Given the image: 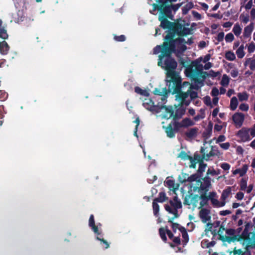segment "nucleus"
Returning a JSON list of instances; mask_svg holds the SVG:
<instances>
[{"label": "nucleus", "instance_id": "obj_1", "mask_svg": "<svg viewBox=\"0 0 255 255\" xmlns=\"http://www.w3.org/2000/svg\"><path fill=\"white\" fill-rule=\"evenodd\" d=\"M179 47L170 45L169 46H156L153 49V54H158V65L166 71V86L168 92L176 94V100L182 105L188 106L191 99L198 96L197 93L193 91L195 89L193 85L188 82H184L181 84V78L178 73L175 71L177 67V62L170 57L173 51L182 53L179 51Z\"/></svg>", "mask_w": 255, "mask_h": 255}, {"label": "nucleus", "instance_id": "obj_4", "mask_svg": "<svg viewBox=\"0 0 255 255\" xmlns=\"http://www.w3.org/2000/svg\"><path fill=\"white\" fill-rule=\"evenodd\" d=\"M156 113L159 114L158 116L163 119H174V111L172 106H161L158 108Z\"/></svg>", "mask_w": 255, "mask_h": 255}, {"label": "nucleus", "instance_id": "obj_35", "mask_svg": "<svg viewBox=\"0 0 255 255\" xmlns=\"http://www.w3.org/2000/svg\"><path fill=\"white\" fill-rule=\"evenodd\" d=\"M165 132L169 137L172 138L175 136L174 131L170 125L165 128Z\"/></svg>", "mask_w": 255, "mask_h": 255}, {"label": "nucleus", "instance_id": "obj_46", "mask_svg": "<svg viewBox=\"0 0 255 255\" xmlns=\"http://www.w3.org/2000/svg\"><path fill=\"white\" fill-rule=\"evenodd\" d=\"M241 189L242 190H246L247 188V180L245 178H242L240 183Z\"/></svg>", "mask_w": 255, "mask_h": 255}, {"label": "nucleus", "instance_id": "obj_5", "mask_svg": "<svg viewBox=\"0 0 255 255\" xmlns=\"http://www.w3.org/2000/svg\"><path fill=\"white\" fill-rule=\"evenodd\" d=\"M190 191L193 192H202V181L196 174L191 176L190 182Z\"/></svg>", "mask_w": 255, "mask_h": 255}, {"label": "nucleus", "instance_id": "obj_36", "mask_svg": "<svg viewBox=\"0 0 255 255\" xmlns=\"http://www.w3.org/2000/svg\"><path fill=\"white\" fill-rule=\"evenodd\" d=\"M238 97L240 101H246L249 99V95L246 92L239 93Z\"/></svg>", "mask_w": 255, "mask_h": 255}, {"label": "nucleus", "instance_id": "obj_34", "mask_svg": "<svg viewBox=\"0 0 255 255\" xmlns=\"http://www.w3.org/2000/svg\"><path fill=\"white\" fill-rule=\"evenodd\" d=\"M135 92L143 96L148 97L149 96V93L147 90L145 89H142L138 87H136L135 88Z\"/></svg>", "mask_w": 255, "mask_h": 255}, {"label": "nucleus", "instance_id": "obj_6", "mask_svg": "<svg viewBox=\"0 0 255 255\" xmlns=\"http://www.w3.org/2000/svg\"><path fill=\"white\" fill-rule=\"evenodd\" d=\"M197 163L199 164L198 172L200 173L204 172L207 167V164L203 162L202 159L199 155H195L193 158H190V168H195Z\"/></svg>", "mask_w": 255, "mask_h": 255}, {"label": "nucleus", "instance_id": "obj_41", "mask_svg": "<svg viewBox=\"0 0 255 255\" xmlns=\"http://www.w3.org/2000/svg\"><path fill=\"white\" fill-rule=\"evenodd\" d=\"M152 207L154 215L156 216H157L159 211V206L158 204L156 203V201L154 200L152 203Z\"/></svg>", "mask_w": 255, "mask_h": 255}, {"label": "nucleus", "instance_id": "obj_23", "mask_svg": "<svg viewBox=\"0 0 255 255\" xmlns=\"http://www.w3.org/2000/svg\"><path fill=\"white\" fill-rule=\"evenodd\" d=\"M9 46L6 42H0V52L2 54H6L9 50Z\"/></svg>", "mask_w": 255, "mask_h": 255}, {"label": "nucleus", "instance_id": "obj_43", "mask_svg": "<svg viewBox=\"0 0 255 255\" xmlns=\"http://www.w3.org/2000/svg\"><path fill=\"white\" fill-rule=\"evenodd\" d=\"M235 39L234 36L232 33H228L225 37V39L226 42L230 43L232 42Z\"/></svg>", "mask_w": 255, "mask_h": 255}, {"label": "nucleus", "instance_id": "obj_33", "mask_svg": "<svg viewBox=\"0 0 255 255\" xmlns=\"http://www.w3.org/2000/svg\"><path fill=\"white\" fill-rule=\"evenodd\" d=\"M213 205L215 207H222L225 205L226 202L224 201H219L217 198L212 199L211 201Z\"/></svg>", "mask_w": 255, "mask_h": 255}, {"label": "nucleus", "instance_id": "obj_40", "mask_svg": "<svg viewBox=\"0 0 255 255\" xmlns=\"http://www.w3.org/2000/svg\"><path fill=\"white\" fill-rule=\"evenodd\" d=\"M180 232L182 234V236L183 239H184V242L185 243H187L188 241L189 238L185 229L184 228H180Z\"/></svg>", "mask_w": 255, "mask_h": 255}, {"label": "nucleus", "instance_id": "obj_39", "mask_svg": "<svg viewBox=\"0 0 255 255\" xmlns=\"http://www.w3.org/2000/svg\"><path fill=\"white\" fill-rule=\"evenodd\" d=\"M230 82V78L226 74H224L221 81V84L223 86H227Z\"/></svg>", "mask_w": 255, "mask_h": 255}, {"label": "nucleus", "instance_id": "obj_11", "mask_svg": "<svg viewBox=\"0 0 255 255\" xmlns=\"http://www.w3.org/2000/svg\"><path fill=\"white\" fill-rule=\"evenodd\" d=\"M234 123L237 128L242 126L245 120L244 115L241 113H236L232 117Z\"/></svg>", "mask_w": 255, "mask_h": 255}, {"label": "nucleus", "instance_id": "obj_26", "mask_svg": "<svg viewBox=\"0 0 255 255\" xmlns=\"http://www.w3.org/2000/svg\"><path fill=\"white\" fill-rule=\"evenodd\" d=\"M2 21L0 20V37L5 39L8 38V34L6 30L2 25Z\"/></svg>", "mask_w": 255, "mask_h": 255}, {"label": "nucleus", "instance_id": "obj_58", "mask_svg": "<svg viewBox=\"0 0 255 255\" xmlns=\"http://www.w3.org/2000/svg\"><path fill=\"white\" fill-rule=\"evenodd\" d=\"M253 0H250L248 3L245 5V8L246 10L252 9L253 6Z\"/></svg>", "mask_w": 255, "mask_h": 255}, {"label": "nucleus", "instance_id": "obj_13", "mask_svg": "<svg viewBox=\"0 0 255 255\" xmlns=\"http://www.w3.org/2000/svg\"><path fill=\"white\" fill-rule=\"evenodd\" d=\"M166 186L168 187L170 191H172L176 194V191L178 190L179 185L178 183H175L174 180L167 178L165 181Z\"/></svg>", "mask_w": 255, "mask_h": 255}, {"label": "nucleus", "instance_id": "obj_3", "mask_svg": "<svg viewBox=\"0 0 255 255\" xmlns=\"http://www.w3.org/2000/svg\"><path fill=\"white\" fill-rule=\"evenodd\" d=\"M182 208V203L181 201L178 198L177 196H175L172 200H170L169 203L165 205V209L169 214L173 215V217L169 219V222H170L172 225L173 230L175 232L177 229L180 231V228H183L179 224L174 223L172 221L178 217V210Z\"/></svg>", "mask_w": 255, "mask_h": 255}, {"label": "nucleus", "instance_id": "obj_28", "mask_svg": "<svg viewBox=\"0 0 255 255\" xmlns=\"http://www.w3.org/2000/svg\"><path fill=\"white\" fill-rule=\"evenodd\" d=\"M238 101L236 97H233L231 99L230 107L231 110L235 111L238 105Z\"/></svg>", "mask_w": 255, "mask_h": 255}, {"label": "nucleus", "instance_id": "obj_30", "mask_svg": "<svg viewBox=\"0 0 255 255\" xmlns=\"http://www.w3.org/2000/svg\"><path fill=\"white\" fill-rule=\"evenodd\" d=\"M236 54L237 55V57L240 58H243L245 55V52L244 51V45H241L236 50Z\"/></svg>", "mask_w": 255, "mask_h": 255}, {"label": "nucleus", "instance_id": "obj_37", "mask_svg": "<svg viewBox=\"0 0 255 255\" xmlns=\"http://www.w3.org/2000/svg\"><path fill=\"white\" fill-rule=\"evenodd\" d=\"M205 117V110L201 109L199 111V113L194 117V119L195 121H198L201 119H203Z\"/></svg>", "mask_w": 255, "mask_h": 255}, {"label": "nucleus", "instance_id": "obj_22", "mask_svg": "<svg viewBox=\"0 0 255 255\" xmlns=\"http://www.w3.org/2000/svg\"><path fill=\"white\" fill-rule=\"evenodd\" d=\"M248 169V166L245 164L241 168L237 169L233 171V173L234 175L239 174L240 176H244L247 172Z\"/></svg>", "mask_w": 255, "mask_h": 255}, {"label": "nucleus", "instance_id": "obj_16", "mask_svg": "<svg viewBox=\"0 0 255 255\" xmlns=\"http://www.w3.org/2000/svg\"><path fill=\"white\" fill-rule=\"evenodd\" d=\"M202 181V192L206 193L211 186L210 178L206 176Z\"/></svg>", "mask_w": 255, "mask_h": 255}, {"label": "nucleus", "instance_id": "obj_29", "mask_svg": "<svg viewBox=\"0 0 255 255\" xmlns=\"http://www.w3.org/2000/svg\"><path fill=\"white\" fill-rule=\"evenodd\" d=\"M194 124L195 123L192 120L188 118L183 119L180 123L181 126L184 127L193 126Z\"/></svg>", "mask_w": 255, "mask_h": 255}, {"label": "nucleus", "instance_id": "obj_47", "mask_svg": "<svg viewBox=\"0 0 255 255\" xmlns=\"http://www.w3.org/2000/svg\"><path fill=\"white\" fill-rule=\"evenodd\" d=\"M248 131L249 132L251 138H253L254 137H255V124L253 125V126L252 128H248Z\"/></svg>", "mask_w": 255, "mask_h": 255}, {"label": "nucleus", "instance_id": "obj_52", "mask_svg": "<svg viewBox=\"0 0 255 255\" xmlns=\"http://www.w3.org/2000/svg\"><path fill=\"white\" fill-rule=\"evenodd\" d=\"M97 240H99L101 242V244H103L104 245V248L105 249H108L109 247V244L108 243L103 239H101L98 237H97L96 238Z\"/></svg>", "mask_w": 255, "mask_h": 255}, {"label": "nucleus", "instance_id": "obj_54", "mask_svg": "<svg viewBox=\"0 0 255 255\" xmlns=\"http://www.w3.org/2000/svg\"><path fill=\"white\" fill-rule=\"evenodd\" d=\"M216 196L217 194L214 192H210L208 195H206V197L208 198V199L210 200L211 201L212 200V199L216 198Z\"/></svg>", "mask_w": 255, "mask_h": 255}, {"label": "nucleus", "instance_id": "obj_7", "mask_svg": "<svg viewBox=\"0 0 255 255\" xmlns=\"http://www.w3.org/2000/svg\"><path fill=\"white\" fill-rule=\"evenodd\" d=\"M200 197L198 195H190L186 196L184 200V204L192 205L194 208L197 207Z\"/></svg>", "mask_w": 255, "mask_h": 255}, {"label": "nucleus", "instance_id": "obj_32", "mask_svg": "<svg viewBox=\"0 0 255 255\" xmlns=\"http://www.w3.org/2000/svg\"><path fill=\"white\" fill-rule=\"evenodd\" d=\"M225 57L229 61H234L236 59V55L232 51H227L225 52Z\"/></svg>", "mask_w": 255, "mask_h": 255}, {"label": "nucleus", "instance_id": "obj_14", "mask_svg": "<svg viewBox=\"0 0 255 255\" xmlns=\"http://www.w3.org/2000/svg\"><path fill=\"white\" fill-rule=\"evenodd\" d=\"M142 105L143 107L150 111H157L158 107H156L154 105V103L152 100L149 98H145L143 100Z\"/></svg>", "mask_w": 255, "mask_h": 255}, {"label": "nucleus", "instance_id": "obj_45", "mask_svg": "<svg viewBox=\"0 0 255 255\" xmlns=\"http://www.w3.org/2000/svg\"><path fill=\"white\" fill-rule=\"evenodd\" d=\"M247 47L249 53H253L255 51V43L252 42L247 45Z\"/></svg>", "mask_w": 255, "mask_h": 255}, {"label": "nucleus", "instance_id": "obj_59", "mask_svg": "<svg viewBox=\"0 0 255 255\" xmlns=\"http://www.w3.org/2000/svg\"><path fill=\"white\" fill-rule=\"evenodd\" d=\"M231 214V211H230L229 210L221 211L219 213V214L221 216H226V215H229Z\"/></svg>", "mask_w": 255, "mask_h": 255}, {"label": "nucleus", "instance_id": "obj_64", "mask_svg": "<svg viewBox=\"0 0 255 255\" xmlns=\"http://www.w3.org/2000/svg\"><path fill=\"white\" fill-rule=\"evenodd\" d=\"M250 15L252 19H255V8H253L251 9L250 11Z\"/></svg>", "mask_w": 255, "mask_h": 255}, {"label": "nucleus", "instance_id": "obj_61", "mask_svg": "<svg viewBox=\"0 0 255 255\" xmlns=\"http://www.w3.org/2000/svg\"><path fill=\"white\" fill-rule=\"evenodd\" d=\"M223 127V125L216 124L214 126V130L217 131H220L222 130Z\"/></svg>", "mask_w": 255, "mask_h": 255}, {"label": "nucleus", "instance_id": "obj_60", "mask_svg": "<svg viewBox=\"0 0 255 255\" xmlns=\"http://www.w3.org/2000/svg\"><path fill=\"white\" fill-rule=\"evenodd\" d=\"M220 145L221 148H222L224 149H228L229 148L230 144L229 142H225V143H221L220 144Z\"/></svg>", "mask_w": 255, "mask_h": 255}, {"label": "nucleus", "instance_id": "obj_18", "mask_svg": "<svg viewBox=\"0 0 255 255\" xmlns=\"http://www.w3.org/2000/svg\"><path fill=\"white\" fill-rule=\"evenodd\" d=\"M202 60V58L201 57L196 61L193 62L191 64L192 67L194 68V70L197 71L201 72L202 71L203 69V66L201 63Z\"/></svg>", "mask_w": 255, "mask_h": 255}, {"label": "nucleus", "instance_id": "obj_9", "mask_svg": "<svg viewBox=\"0 0 255 255\" xmlns=\"http://www.w3.org/2000/svg\"><path fill=\"white\" fill-rule=\"evenodd\" d=\"M89 226L91 228L94 233L97 236L100 235L101 233V225L100 224L96 225L95 224V221L94 216L91 215L89 220Z\"/></svg>", "mask_w": 255, "mask_h": 255}, {"label": "nucleus", "instance_id": "obj_38", "mask_svg": "<svg viewBox=\"0 0 255 255\" xmlns=\"http://www.w3.org/2000/svg\"><path fill=\"white\" fill-rule=\"evenodd\" d=\"M213 225L212 224L208 223L206 225L205 230L204 231V233L203 235V236H206L207 237H209V234L210 233L211 234H212L211 230L212 229Z\"/></svg>", "mask_w": 255, "mask_h": 255}, {"label": "nucleus", "instance_id": "obj_62", "mask_svg": "<svg viewBox=\"0 0 255 255\" xmlns=\"http://www.w3.org/2000/svg\"><path fill=\"white\" fill-rule=\"evenodd\" d=\"M226 139V137L224 135H220L218 138L216 139V143H219L220 142H222L225 141Z\"/></svg>", "mask_w": 255, "mask_h": 255}, {"label": "nucleus", "instance_id": "obj_8", "mask_svg": "<svg viewBox=\"0 0 255 255\" xmlns=\"http://www.w3.org/2000/svg\"><path fill=\"white\" fill-rule=\"evenodd\" d=\"M201 221L205 223L211 220V211L207 208H201L199 214Z\"/></svg>", "mask_w": 255, "mask_h": 255}, {"label": "nucleus", "instance_id": "obj_57", "mask_svg": "<svg viewBox=\"0 0 255 255\" xmlns=\"http://www.w3.org/2000/svg\"><path fill=\"white\" fill-rule=\"evenodd\" d=\"M241 20L244 23H247L249 21V17L248 16L241 14L240 16Z\"/></svg>", "mask_w": 255, "mask_h": 255}, {"label": "nucleus", "instance_id": "obj_50", "mask_svg": "<svg viewBox=\"0 0 255 255\" xmlns=\"http://www.w3.org/2000/svg\"><path fill=\"white\" fill-rule=\"evenodd\" d=\"M239 109L242 111H248L249 109V106L247 104L242 103L239 106Z\"/></svg>", "mask_w": 255, "mask_h": 255}, {"label": "nucleus", "instance_id": "obj_20", "mask_svg": "<svg viewBox=\"0 0 255 255\" xmlns=\"http://www.w3.org/2000/svg\"><path fill=\"white\" fill-rule=\"evenodd\" d=\"M174 111V119H176L181 117L183 115L185 112V109L182 106H180L177 108V107L175 106L173 107Z\"/></svg>", "mask_w": 255, "mask_h": 255}, {"label": "nucleus", "instance_id": "obj_53", "mask_svg": "<svg viewBox=\"0 0 255 255\" xmlns=\"http://www.w3.org/2000/svg\"><path fill=\"white\" fill-rule=\"evenodd\" d=\"M220 166L225 171H229L231 167L230 165L227 163H222Z\"/></svg>", "mask_w": 255, "mask_h": 255}, {"label": "nucleus", "instance_id": "obj_10", "mask_svg": "<svg viewBox=\"0 0 255 255\" xmlns=\"http://www.w3.org/2000/svg\"><path fill=\"white\" fill-rule=\"evenodd\" d=\"M237 136L243 142L250 141L252 138L248 131V128H244L237 133Z\"/></svg>", "mask_w": 255, "mask_h": 255}, {"label": "nucleus", "instance_id": "obj_15", "mask_svg": "<svg viewBox=\"0 0 255 255\" xmlns=\"http://www.w3.org/2000/svg\"><path fill=\"white\" fill-rule=\"evenodd\" d=\"M155 95H156L160 97V100L164 102L167 98V95L168 94V91L166 88H161L160 89H155L153 92Z\"/></svg>", "mask_w": 255, "mask_h": 255}, {"label": "nucleus", "instance_id": "obj_56", "mask_svg": "<svg viewBox=\"0 0 255 255\" xmlns=\"http://www.w3.org/2000/svg\"><path fill=\"white\" fill-rule=\"evenodd\" d=\"M224 33L223 32H221L218 33L217 36V40L218 42L222 41L224 38Z\"/></svg>", "mask_w": 255, "mask_h": 255}, {"label": "nucleus", "instance_id": "obj_48", "mask_svg": "<svg viewBox=\"0 0 255 255\" xmlns=\"http://www.w3.org/2000/svg\"><path fill=\"white\" fill-rule=\"evenodd\" d=\"M219 172H217V171L215 170L213 168H209L207 172V175H218Z\"/></svg>", "mask_w": 255, "mask_h": 255}, {"label": "nucleus", "instance_id": "obj_19", "mask_svg": "<svg viewBox=\"0 0 255 255\" xmlns=\"http://www.w3.org/2000/svg\"><path fill=\"white\" fill-rule=\"evenodd\" d=\"M254 30L253 23H250L249 25L244 28L243 32V36L248 38L251 36V35Z\"/></svg>", "mask_w": 255, "mask_h": 255}, {"label": "nucleus", "instance_id": "obj_2", "mask_svg": "<svg viewBox=\"0 0 255 255\" xmlns=\"http://www.w3.org/2000/svg\"><path fill=\"white\" fill-rule=\"evenodd\" d=\"M177 0H162L159 10V20L161 22L160 26L164 29L169 30V33L165 37V41L162 46H169L170 45L179 47V51L184 52L186 49L185 44H191L192 41L191 38H187L184 35L189 32V29L182 27L181 25H176L175 23L167 20L166 17L171 18V11H175L181 6L180 4H172V2Z\"/></svg>", "mask_w": 255, "mask_h": 255}, {"label": "nucleus", "instance_id": "obj_17", "mask_svg": "<svg viewBox=\"0 0 255 255\" xmlns=\"http://www.w3.org/2000/svg\"><path fill=\"white\" fill-rule=\"evenodd\" d=\"M166 233L170 239H172L173 238V235L169 230H165L163 228H161L159 229V234L163 241H166Z\"/></svg>", "mask_w": 255, "mask_h": 255}, {"label": "nucleus", "instance_id": "obj_44", "mask_svg": "<svg viewBox=\"0 0 255 255\" xmlns=\"http://www.w3.org/2000/svg\"><path fill=\"white\" fill-rule=\"evenodd\" d=\"M249 62L250 63V68L252 70H255V57L253 59H249L247 60L246 63Z\"/></svg>", "mask_w": 255, "mask_h": 255}, {"label": "nucleus", "instance_id": "obj_21", "mask_svg": "<svg viewBox=\"0 0 255 255\" xmlns=\"http://www.w3.org/2000/svg\"><path fill=\"white\" fill-rule=\"evenodd\" d=\"M198 129L197 128H191L185 132L186 137L189 139L195 138L198 134Z\"/></svg>", "mask_w": 255, "mask_h": 255}, {"label": "nucleus", "instance_id": "obj_12", "mask_svg": "<svg viewBox=\"0 0 255 255\" xmlns=\"http://www.w3.org/2000/svg\"><path fill=\"white\" fill-rule=\"evenodd\" d=\"M209 148L210 151L208 152V147H202L201 149V152L203 154V158L206 160H209L210 157L215 156L216 154V151L213 149L212 146H209Z\"/></svg>", "mask_w": 255, "mask_h": 255}, {"label": "nucleus", "instance_id": "obj_24", "mask_svg": "<svg viewBox=\"0 0 255 255\" xmlns=\"http://www.w3.org/2000/svg\"><path fill=\"white\" fill-rule=\"evenodd\" d=\"M191 176H189L188 174L182 172L178 176V179L181 183H184L186 181L190 182Z\"/></svg>", "mask_w": 255, "mask_h": 255}, {"label": "nucleus", "instance_id": "obj_51", "mask_svg": "<svg viewBox=\"0 0 255 255\" xmlns=\"http://www.w3.org/2000/svg\"><path fill=\"white\" fill-rule=\"evenodd\" d=\"M204 101L205 104L207 105L213 107V105H212V101L210 97L206 96L204 98Z\"/></svg>", "mask_w": 255, "mask_h": 255}, {"label": "nucleus", "instance_id": "obj_42", "mask_svg": "<svg viewBox=\"0 0 255 255\" xmlns=\"http://www.w3.org/2000/svg\"><path fill=\"white\" fill-rule=\"evenodd\" d=\"M166 200V197L165 193L164 192H160L159 195V197L156 198L154 201H158L159 202H163Z\"/></svg>", "mask_w": 255, "mask_h": 255}, {"label": "nucleus", "instance_id": "obj_63", "mask_svg": "<svg viewBox=\"0 0 255 255\" xmlns=\"http://www.w3.org/2000/svg\"><path fill=\"white\" fill-rule=\"evenodd\" d=\"M231 76L235 78L238 75V71L236 69H234L231 71Z\"/></svg>", "mask_w": 255, "mask_h": 255}, {"label": "nucleus", "instance_id": "obj_55", "mask_svg": "<svg viewBox=\"0 0 255 255\" xmlns=\"http://www.w3.org/2000/svg\"><path fill=\"white\" fill-rule=\"evenodd\" d=\"M219 94V90L216 87H214L211 92V95L213 97H217Z\"/></svg>", "mask_w": 255, "mask_h": 255}, {"label": "nucleus", "instance_id": "obj_31", "mask_svg": "<svg viewBox=\"0 0 255 255\" xmlns=\"http://www.w3.org/2000/svg\"><path fill=\"white\" fill-rule=\"evenodd\" d=\"M231 192V189L230 187H228L227 189L224 190L222 194L221 199L222 201L226 202V200L228 198L229 195Z\"/></svg>", "mask_w": 255, "mask_h": 255}, {"label": "nucleus", "instance_id": "obj_49", "mask_svg": "<svg viewBox=\"0 0 255 255\" xmlns=\"http://www.w3.org/2000/svg\"><path fill=\"white\" fill-rule=\"evenodd\" d=\"M178 157L183 159H189L190 161V158H192L191 157L189 156L184 151H181L178 155Z\"/></svg>", "mask_w": 255, "mask_h": 255}, {"label": "nucleus", "instance_id": "obj_25", "mask_svg": "<svg viewBox=\"0 0 255 255\" xmlns=\"http://www.w3.org/2000/svg\"><path fill=\"white\" fill-rule=\"evenodd\" d=\"M200 199L199 200H201L200 204V206L202 207L205 205L208 202V198L206 197V193L201 192L199 193V195Z\"/></svg>", "mask_w": 255, "mask_h": 255}, {"label": "nucleus", "instance_id": "obj_27", "mask_svg": "<svg viewBox=\"0 0 255 255\" xmlns=\"http://www.w3.org/2000/svg\"><path fill=\"white\" fill-rule=\"evenodd\" d=\"M232 31L234 34L238 37L242 33V28L238 23H236L233 28Z\"/></svg>", "mask_w": 255, "mask_h": 255}]
</instances>
